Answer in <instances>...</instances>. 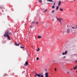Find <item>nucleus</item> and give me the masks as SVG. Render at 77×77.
<instances>
[{"mask_svg":"<svg viewBox=\"0 0 77 77\" xmlns=\"http://www.w3.org/2000/svg\"><path fill=\"white\" fill-rule=\"evenodd\" d=\"M55 18H57V20H58V18H57V17H55Z\"/></svg>","mask_w":77,"mask_h":77,"instance_id":"26","label":"nucleus"},{"mask_svg":"<svg viewBox=\"0 0 77 77\" xmlns=\"http://www.w3.org/2000/svg\"><path fill=\"white\" fill-rule=\"evenodd\" d=\"M36 50L37 51H39L40 50H39V48H38V49H36Z\"/></svg>","mask_w":77,"mask_h":77,"instance_id":"15","label":"nucleus"},{"mask_svg":"<svg viewBox=\"0 0 77 77\" xmlns=\"http://www.w3.org/2000/svg\"><path fill=\"white\" fill-rule=\"evenodd\" d=\"M9 34V30H6L5 34H4V36L5 37H7V38H8V40H10V37L9 36V35H8Z\"/></svg>","mask_w":77,"mask_h":77,"instance_id":"1","label":"nucleus"},{"mask_svg":"<svg viewBox=\"0 0 77 77\" xmlns=\"http://www.w3.org/2000/svg\"><path fill=\"white\" fill-rule=\"evenodd\" d=\"M33 24H36V22H34V21H33L32 22V24H33Z\"/></svg>","mask_w":77,"mask_h":77,"instance_id":"12","label":"nucleus"},{"mask_svg":"<svg viewBox=\"0 0 77 77\" xmlns=\"http://www.w3.org/2000/svg\"><path fill=\"white\" fill-rule=\"evenodd\" d=\"M36 76H38L39 77H44V74L43 73L37 74L36 73H35V75L34 77H36Z\"/></svg>","mask_w":77,"mask_h":77,"instance_id":"2","label":"nucleus"},{"mask_svg":"<svg viewBox=\"0 0 77 77\" xmlns=\"http://www.w3.org/2000/svg\"><path fill=\"white\" fill-rule=\"evenodd\" d=\"M63 58H65V56H64V57H63Z\"/></svg>","mask_w":77,"mask_h":77,"instance_id":"29","label":"nucleus"},{"mask_svg":"<svg viewBox=\"0 0 77 77\" xmlns=\"http://www.w3.org/2000/svg\"><path fill=\"white\" fill-rule=\"evenodd\" d=\"M6 75H7V74H5V75H4V76H6Z\"/></svg>","mask_w":77,"mask_h":77,"instance_id":"31","label":"nucleus"},{"mask_svg":"<svg viewBox=\"0 0 77 77\" xmlns=\"http://www.w3.org/2000/svg\"><path fill=\"white\" fill-rule=\"evenodd\" d=\"M60 11H63V9H62L61 8H60Z\"/></svg>","mask_w":77,"mask_h":77,"instance_id":"17","label":"nucleus"},{"mask_svg":"<svg viewBox=\"0 0 77 77\" xmlns=\"http://www.w3.org/2000/svg\"><path fill=\"white\" fill-rule=\"evenodd\" d=\"M72 29H74V30L76 29V28L74 27H72Z\"/></svg>","mask_w":77,"mask_h":77,"instance_id":"10","label":"nucleus"},{"mask_svg":"<svg viewBox=\"0 0 77 77\" xmlns=\"http://www.w3.org/2000/svg\"><path fill=\"white\" fill-rule=\"evenodd\" d=\"M47 9H46L45 11H44V12H47Z\"/></svg>","mask_w":77,"mask_h":77,"instance_id":"18","label":"nucleus"},{"mask_svg":"<svg viewBox=\"0 0 77 77\" xmlns=\"http://www.w3.org/2000/svg\"><path fill=\"white\" fill-rule=\"evenodd\" d=\"M20 48L23 49V48H24V47H22V46H20Z\"/></svg>","mask_w":77,"mask_h":77,"instance_id":"11","label":"nucleus"},{"mask_svg":"<svg viewBox=\"0 0 77 77\" xmlns=\"http://www.w3.org/2000/svg\"><path fill=\"white\" fill-rule=\"evenodd\" d=\"M30 27H31V28H32V26H30Z\"/></svg>","mask_w":77,"mask_h":77,"instance_id":"38","label":"nucleus"},{"mask_svg":"<svg viewBox=\"0 0 77 77\" xmlns=\"http://www.w3.org/2000/svg\"><path fill=\"white\" fill-rule=\"evenodd\" d=\"M53 20L54 21V19H53Z\"/></svg>","mask_w":77,"mask_h":77,"instance_id":"35","label":"nucleus"},{"mask_svg":"<svg viewBox=\"0 0 77 77\" xmlns=\"http://www.w3.org/2000/svg\"><path fill=\"white\" fill-rule=\"evenodd\" d=\"M74 0V1H75V0Z\"/></svg>","mask_w":77,"mask_h":77,"instance_id":"41","label":"nucleus"},{"mask_svg":"<svg viewBox=\"0 0 77 77\" xmlns=\"http://www.w3.org/2000/svg\"><path fill=\"white\" fill-rule=\"evenodd\" d=\"M43 23H43V22H42Z\"/></svg>","mask_w":77,"mask_h":77,"instance_id":"44","label":"nucleus"},{"mask_svg":"<svg viewBox=\"0 0 77 77\" xmlns=\"http://www.w3.org/2000/svg\"><path fill=\"white\" fill-rule=\"evenodd\" d=\"M57 9H58V6H57L56 8V10H57Z\"/></svg>","mask_w":77,"mask_h":77,"instance_id":"21","label":"nucleus"},{"mask_svg":"<svg viewBox=\"0 0 77 77\" xmlns=\"http://www.w3.org/2000/svg\"><path fill=\"white\" fill-rule=\"evenodd\" d=\"M75 62H77V60H76V61H75Z\"/></svg>","mask_w":77,"mask_h":77,"instance_id":"36","label":"nucleus"},{"mask_svg":"<svg viewBox=\"0 0 77 77\" xmlns=\"http://www.w3.org/2000/svg\"><path fill=\"white\" fill-rule=\"evenodd\" d=\"M67 51H66L65 53L63 52L62 54V55H64V54H67Z\"/></svg>","mask_w":77,"mask_h":77,"instance_id":"5","label":"nucleus"},{"mask_svg":"<svg viewBox=\"0 0 77 77\" xmlns=\"http://www.w3.org/2000/svg\"><path fill=\"white\" fill-rule=\"evenodd\" d=\"M73 13H74V14H75L76 12H75V11H74Z\"/></svg>","mask_w":77,"mask_h":77,"instance_id":"27","label":"nucleus"},{"mask_svg":"<svg viewBox=\"0 0 77 77\" xmlns=\"http://www.w3.org/2000/svg\"><path fill=\"white\" fill-rule=\"evenodd\" d=\"M54 5H55V2H54Z\"/></svg>","mask_w":77,"mask_h":77,"instance_id":"32","label":"nucleus"},{"mask_svg":"<svg viewBox=\"0 0 77 77\" xmlns=\"http://www.w3.org/2000/svg\"><path fill=\"white\" fill-rule=\"evenodd\" d=\"M54 12V10H53L52 11V13H53V12Z\"/></svg>","mask_w":77,"mask_h":77,"instance_id":"25","label":"nucleus"},{"mask_svg":"<svg viewBox=\"0 0 77 77\" xmlns=\"http://www.w3.org/2000/svg\"><path fill=\"white\" fill-rule=\"evenodd\" d=\"M58 20L60 22L61 25H62V21H63V19L62 18H60V19H58Z\"/></svg>","mask_w":77,"mask_h":77,"instance_id":"3","label":"nucleus"},{"mask_svg":"<svg viewBox=\"0 0 77 77\" xmlns=\"http://www.w3.org/2000/svg\"><path fill=\"white\" fill-rule=\"evenodd\" d=\"M67 33H69L70 32V30L69 29H68L66 30Z\"/></svg>","mask_w":77,"mask_h":77,"instance_id":"4","label":"nucleus"},{"mask_svg":"<svg viewBox=\"0 0 77 77\" xmlns=\"http://www.w3.org/2000/svg\"><path fill=\"white\" fill-rule=\"evenodd\" d=\"M52 9H54V6H53V5L52 7Z\"/></svg>","mask_w":77,"mask_h":77,"instance_id":"16","label":"nucleus"},{"mask_svg":"<svg viewBox=\"0 0 77 77\" xmlns=\"http://www.w3.org/2000/svg\"><path fill=\"white\" fill-rule=\"evenodd\" d=\"M26 65H28V62H27L26 61L25 63Z\"/></svg>","mask_w":77,"mask_h":77,"instance_id":"13","label":"nucleus"},{"mask_svg":"<svg viewBox=\"0 0 77 77\" xmlns=\"http://www.w3.org/2000/svg\"><path fill=\"white\" fill-rule=\"evenodd\" d=\"M41 38H42V36H38V39Z\"/></svg>","mask_w":77,"mask_h":77,"instance_id":"9","label":"nucleus"},{"mask_svg":"<svg viewBox=\"0 0 77 77\" xmlns=\"http://www.w3.org/2000/svg\"><path fill=\"white\" fill-rule=\"evenodd\" d=\"M36 24H38V22H36Z\"/></svg>","mask_w":77,"mask_h":77,"instance_id":"30","label":"nucleus"},{"mask_svg":"<svg viewBox=\"0 0 77 77\" xmlns=\"http://www.w3.org/2000/svg\"><path fill=\"white\" fill-rule=\"evenodd\" d=\"M73 69V68L71 69V70H72Z\"/></svg>","mask_w":77,"mask_h":77,"instance_id":"34","label":"nucleus"},{"mask_svg":"<svg viewBox=\"0 0 77 77\" xmlns=\"http://www.w3.org/2000/svg\"><path fill=\"white\" fill-rule=\"evenodd\" d=\"M76 28L77 29V27H76Z\"/></svg>","mask_w":77,"mask_h":77,"instance_id":"43","label":"nucleus"},{"mask_svg":"<svg viewBox=\"0 0 77 77\" xmlns=\"http://www.w3.org/2000/svg\"><path fill=\"white\" fill-rule=\"evenodd\" d=\"M55 62V60H53L52 61V62Z\"/></svg>","mask_w":77,"mask_h":77,"instance_id":"28","label":"nucleus"},{"mask_svg":"<svg viewBox=\"0 0 77 77\" xmlns=\"http://www.w3.org/2000/svg\"><path fill=\"white\" fill-rule=\"evenodd\" d=\"M4 9H5V8H4Z\"/></svg>","mask_w":77,"mask_h":77,"instance_id":"46","label":"nucleus"},{"mask_svg":"<svg viewBox=\"0 0 77 77\" xmlns=\"http://www.w3.org/2000/svg\"><path fill=\"white\" fill-rule=\"evenodd\" d=\"M45 75V77H48V73H46Z\"/></svg>","mask_w":77,"mask_h":77,"instance_id":"7","label":"nucleus"},{"mask_svg":"<svg viewBox=\"0 0 77 77\" xmlns=\"http://www.w3.org/2000/svg\"><path fill=\"white\" fill-rule=\"evenodd\" d=\"M20 44V42L19 43V44H18L17 45V46H19Z\"/></svg>","mask_w":77,"mask_h":77,"instance_id":"19","label":"nucleus"},{"mask_svg":"<svg viewBox=\"0 0 77 77\" xmlns=\"http://www.w3.org/2000/svg\"><path fill=\"white\" fill-rule=\"evenodd\" d=\"M76 66L77 67V66Z\"/></svg>","mask_w":77,"mask_h":77,"instance_id":"47","label":"nucleus"},{"mask_svg":"<svg viewBox=\"0 0 77 77\" xmlns=\"http://www.w3.org/2000/svg\"><path fill=\"white\" fill-rule=\"evenodd\" d=\"M15 45H16V46H17V43H15Z\"/></svg>","mask_w":77,"mask_h":77,"instance_id":"22","label":"nucleus"},{"mask_svg":"<svg viewBox=\"0 0 77 77\" xmlns=\"http://www.w3.org/2000/svg\"><path fill=\"white\" fill-rule=\"evenodd\" d=\"M39 2L40 3H42V0H39Z\"/></svg>","mask_w":77,"mask_h":77,"instance_id":"20","label":"nucleus"},{"mask_svg":"<svg viewBox=\"0 0 77 77\" xmlns=\"http://www.w3.org/2000/svg\"><path fill=\"white\" fill-rule=\"evenodd\" d=\"M45 71H47V69H45Z\"/></svg>","mask_w":77,"mask_h":77,"instance_id":"39","label":"nucleus"},{"mask_svg":"<svg viewBox=\"0 0 77 77\" xmlns=\"http://www.w3.org/2000/svg\"><path fill=\"white\" fill-rule=\"evenodd\" d=\"M76 72H77V71H76Z\"/></svg>","mask_w":77,"mask_h":77,"instance_id":"42","label":"nucleus"},{"mask_svg":"<svg viewBox=\"0 0 77 77\" xmlns=\"http://www.w3.org/2000/svg\"><path fill=\"white\" fill-rule=\"evenodd\" d=\"M36 60H39V57H37L36 58Z\"/></svg>","mask_w":77,"mask_h":77,"instance_id":"23","label":"nucleus"},{"mask_svg":"<svg viewBox=\"0 0 77 77\" xmlns=\"http://www.w3.org/2000/svg\"><path fill=\"white\" fill-rule=\"evenodd\" d=\"M67 73H69V72H67Z\"/></svg>","mask_w":77,"mask_h":77,"instance_id":"40","label":"nucleus"},{"mask_svg":"<svg viewBox=\"0 0 77 77\" xmlns=\"http://www.w3.org/2000/svg\"><path fill=\"white\" fill-rule=\"evenodd\" d=\"M57 69H56V68H55V71H57Z\"/></svg>","mask_w":77,"mask_h":77,"instance_id":"24","label":"nucleus"},{"mask_svg":"<svg viewBox=\"0 0 77 77\" xmlns=\"http://www.w3.org/2000/svg\"><path fill=\"white\" fill-rule=\"evenodd\" d=\"M67 27H68V25H67Z\"/></svg>","mask_w":77,"mask_h":77,"instance_id":"37","label":"nucleus"},{"mask_svg":"<svg viewBox=\"0 0 77 77\" xmlns=\"http://www.w3.org/2000/svg\"><path fill=\"white\" fill-rule=\"evenodd\" d=\"M76 14L77 15V12H76Z\"/></svg>","mask_w":77,"mask_h":77,"instance_id":"33","label":"nucleus"},{"mask_svg":"<svg viewBox=\"0 0 77 77\" xmlns=\"http://www.w3.org/2000/svg\"><path fill=\"white\" fill-rule=\"evenodd\" d=\"M48 2H52V3H54V1L53 0H47Z\"/></svg>","mask_w":77,"mask_h":77,"instance_id":"6","label":"nucleus"},{"mask_svg":"<svg viewBox=\"0 0 77 77\" xmlns=\"http://www.w3.org/2000/svg\"><path fill=\"white\" fill-rule=\"evenodd\" d=\"M77 68V66H75V67H73V69H75Z\"/></svg>","mask_w":77,"mask_h":77,"instance_id":"14","label":"nucleus"},{"mask_svg":"<svg viewBox=\"0 0 77 77\" xmlns=\"http://www.w3.org/2000/svg\"><path fill=\"white\" fill-rule=\"evenodd\" d=\"M60 5H61V2L60 1L58 2V6H60Z\"/></svg>","mask_w":77,"mask_h":77,"instance_id":"8","label":"nucleus"},{"mask_svg":"<svg viewBox=\"0 0 77 77\" xmlns=\"http://www.w3.org/2000/svg\"><path fill=\"white\" fill-rule=\"evenodd\" d=\"M58 8H59V7H58Z\"/></svg>","mask_w":77,"mask_h":77,"instance_id":"45","label":"nucleus"}]
</instances>
